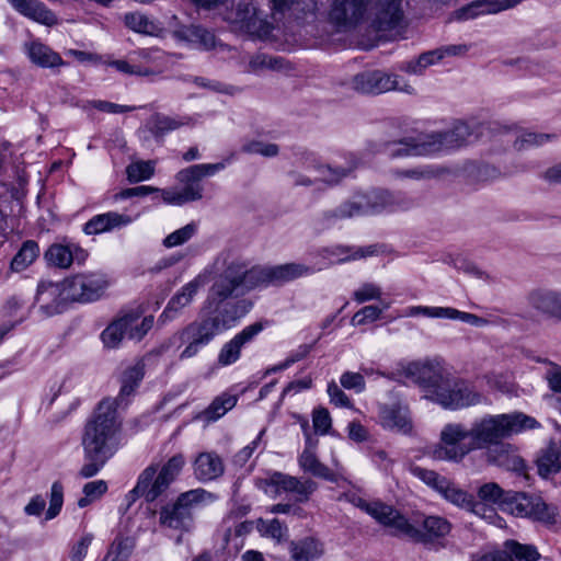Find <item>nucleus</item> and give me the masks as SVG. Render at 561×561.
<instances>
[{
    "label": "nucleus",
    "mask_w": 561,
    "mask_h": 561,
    "mask_svg": "<svg viewBox=\"0 0 561 561\" xmlns=\"http://www.w3.org/2000/svg\"><path fill=\"white\" fill-rule=\"evenodd\" d=\"M369 0H332L329 21L342 32L355 28L364 19Z\"/></svg>",
    "instance_id": "f3484780"
},
{
    "label": "nucleus",
    "mask_w": 561,
    "mask_h": 561,
    "mask_svg": "<svg viewBox=\"0 0 561 561\" xmlns=\"http://www.w3.org/2000/svg\"><path fill=\"white\" fill-rule=\"evenodd\" d=\"M23 47L28 59L37 67L55 69L66 65L58 53L38 39L26 42Z\"/></svg>",
    "instance_id": "bb28decb"
},
{
    "label": "nucleus",
    "mask_w": 561,
    "mask_h": 561,
    "mask_svg": "<svg viewBox=\"0 0 561 561\" xmlns=\"http://www.w3.org/2000/svg\"><path fill=\"white\" fill-rule=\"evenodd\" d=\"M298 462L305 472L331 482L335 481V474L318 459L311 448H305L299 456Z\"/></svg>",
    "instance_id": "4c0bfd02"
},
{
    "label": "nucleus",
    "mask_w": 561,
    "mask_h": 561,
    "mask_svg": "<svg viewBox=\"0 0 561 561\" xmlns=\"http://www.w3.org/2000/svg\"><path fill=\"white\" fill-rule=\"evenodd\" d=\"M410 472L415 478L423 481L426 485L434 489L436 492H438L442 489L443 484L445 483V481L447 479L434 470L422 468L420 466H411Z\"/></svg>",
    "instance_id": "5fc2aeb1"
},
{
    "label": "nucleus",
    "mask_w": 561,
    "mask_h": 561,
    "mask_svg": "<svg viewBox=\"0 0 561 561\" xmlns=\"http://www.w3.org/2000/svg\"><path fill=\"white\" fill-rule=\"evenodd\" d=\"M313 268L301 263H286L271 266L272 285L280 286L297 278L310 275Z\"/></svg>",
    "instance_id": "72a5a7b5"
},
{
    "label": "nucleus",
    "mask_w": 561,
    "mask_h": 561,
    "mask_svg": "<svg viewBox=\"0 0 561 561\" xmlns=\"http://www.w3.org/2000/svg\"><path fill=\"white\" fill-rule=\"evenodd\" d=\"M124 22L129 30L140 34L151 35L157 30L154 23L139 12L125 14Z\"/></svg>",
    "instance_id": "603ef678"
},
{
    "label": "nucleus",
    "mask_w": 561,
    "mask_h": 561,
    "mask_svg": "<svg viewBox=\"0 0 561 561\" xmlns=\"http://www.w3.org/2000/svg\"><path fill=\"white\" fill-rule=\"evenodd\" d=\"M197 231V226L194 222L187 224L186 226L171 232L168 234L163 240V245L165 248H174L184 244L190 239L193 238V236Z\"/></svg>",
    "instance_id": "4d7b16f0"
},
{
    "label": "nucleus",
    "mask_w": 561,
    "mask_h": 561,
    "mask_svg": "<svg viewBox=\"0 0 561 561\" xmlns=\"http://www.w3.org/2000/svg\"><path fill=\"white\" fill-rule=\"evenodd\" d=\"M536 465L538 474L542 478L558 473L561 470V443L553 439L549 440L539 450Z\"/></svg>",
    "instance_id": "7c9ffc66"
},
{
    "label": "nucleus",
    "mask_w": 561,
    "mask_h": 561,
    "mask_svg": "<svg viewBox=\"0 0 561 561\" xmlns=\"http://www.w3.org/2000/svg\"><path fill=\"white\" fill-rule=\"evenodd\" d=\"M478 496L481 504H500L507 500L504 490L495 482H488L478 490Z\"/></svg>",
    "instance_id": "864d4df0"
},
{
    "label": "nucleus",
    "mask_w": 561,
    "mask_h": 561,
    "mask_svg": "<svg viewBox=\"0 0 561 561\" xmlns=\"http://www.w3.org/2000/svg\"><path fill=\"white\" fill-rule=\"evenodd\" d=\"M264 483L266 486L274 488L276 495L282 492L293 493L297 503L308 502L318 488L311 479H299L279 471L273 472Z\"/></svg>",
    "instance_id": "a211bd4d"
},
{
    "label": "nucleus",
    "mask_w": 561,
    "mask_h": 561,
    "mask_svg": "<svg viewBox=\"0 0 561 561\" xmlns=\"http://www.w3.org/2000/svg\"><path fill=\"white\" fill-rule=\"evenodd\" d=\"M59 295L60 288L57 284L42 283L38 285L36 300L46 316L60 312L61 302L57 299Z\"/></svg>",
    "instance_id": "c9c22d12"
},
{
    "label": "nucleus",
    "mask_w": 561,
    "mask_h": 561,
    "mask_svg": "<svg viewBox=\"0 0 561 561\" xmlns=\"http://www.w3.org/2000/svg\"><path fill=\"white\" fill-rule=\"evenodd\" d=\"M313 168L318 172L321 182L333 186L347 178L355 170L356 165L354 163H350L347 167L314 163Z\"/></svg>",
    "instance_id": "ea45409f"
},
{
    "label": "nucleus",
    "mask_w": 561,
    "mask_h": 561,
    "mask_svg": "<svg viewBox=\"0 0 561 561\" xmlns=\"http://www.w3.org/2000/svg\"><path fill=\"white\" fill-rule=\"evenodd\" d=\"M225 168L224 163H202L182 169L175 175L176 181L182 185L181 190L170 187L161 191L164 203L171 205H183L203 198L204 187L201 183L205 176L214 175Z\"/></svg>",
    "instance_id": "6e6552de"
},
{
    "label": "nucleus",
    "mask_w": 561,
    "mask_h": 561,
    "mask_svg": "<svg viewBox=\"0 0 561 561\" xmlns=\"http://www.w3.org/2000/svg\"><path fill=\"white\" fill-rule=\"evenodd\" d=\"M448 170L445 168L425 165L416 169L407 170L403 174L412 179H434L439 178L447 173Z\"/></svg>",
    "instance_id": "e2e57ef3"
},
{
    "label": "nucleus",
    "mask_w": 561,
    "mask_h": 561,
    "mask_svg": "<svg viewBox=\"0 0 561 561\" xmlns=\"http://www.w3.org/2000/svg\"><path fill=\"white\" fill-rule=\"evenodd\" d=\"M262 330L263 324L261 322H255L237 333L220 348L217 358L218 364L220 366H229L236 363L241 356L242 347L252 342Z\"/></svg>",
    "instance_id": "aec40b11"
},
{
    "label": "nucleus",
    "mask_w": 561,
    "mask_h": 561,
    "mask_svg": "<svg viewBox=\"0 0 561 561\" xmlns=\"http://www.w3.org/2000/svg\"><path fill=\"white\" fill-rule=\"evenodd\" d=\"M156 162L152 160L148 161H136L127 165L126 175L130 183H138L151 179L154 174Z\"/></svg>",
    "instance_id": "09e8293b"
},
{
    "label": "nucleus",
    "mask_w": 561,
    "mask_h": 561,
    "mask_svg": "<svg viewBox=\"0 0 561 561\" xmlns=\"http://www.w3.org/2000/svg\"><path fill=\"white\" fill-rule=\"evenodd\" d=\"M108 283L101 274L76 275L64 282V299L90 302L99 299Z\"/></svg>",
    "instance_id": "4468645a"
},
{
    "label": "nucleus",
    "mask_w": 561,
    "mask_h": 561,
    "mask_svg": "<svg viewBox=\"0 0 561 561\" xmlns=\"http://www.w3.org/2000/svg\"><path fill=\"white\" fill-rule=\"evenodd\" d=\"M545 380L549 389L554 393H561V366L559 364H549L545 373Z\"/></svg>",
    "instance_id": "774afa93"
},
{
    "label": "nucleus",
    "mask_w": 561,
    "mask_h": 561,
    "mask_svg": "<svg viewBox=\"0 0 561 561\" xmlns=\"http://www.w3.org/2000/svg\"><path fill=\"white\" fill-rule=\"evenodd\" d=\"M284 69H288V66L287 61L283 57L270 56L263 53L252 56L248 68V70L252 72Z\"/></svg>",
    "instance_id": "c03bdc74"
},
{
    "label": "nucleus",
    "mask_w": 561,
    "mask_h": 561,
    "mask_svg": "<svg viewBox=\"0 0 561 561\" xmlns=\"http://www.w3.org/2000/svg\"><path fill=\"white\" fill-rule=\"evenodd\" d=\"M133 221L131 217L116 211H108L93 216L83 226L85 234H100L121 229Z\"/></svg>",
    "instance_id": "a878e982"
},
{
    "label": "nucleus",
    "mask_w": 561,
    "mask_h": 561,
    "mask_svg": "<svg viewBox=\"0 0 561 561\" xmlns=\"http://www.w3.org/2000/svg\"><path fill=\"white\" fill-rule=\"evenodd\" d=\"M358 506L383 526L391 529L396 536L409 538L415 542H430L449 534L450 523L440 516H427L422 519L421 527L412 525L392 506L382 503H367L359 500Z\"/></svg>",
    "instance_id": "20e7f679"
},
{
    "label": "nucleus",
    "mask_w": 561,
    "mask_h": 561,
    "mask_svg": "<svg viewBox=\"0 0 561 561\" xmlns=\"http://www.w3.org/2000/svg\"><path fill=\"white\" fill-rule=\"evenodd\" d=\"M214 499L210 492L201 488L183 492L173 504L161 508L160 523L169 528L188 530L193 524V511Z\"/></svg>",
    "instance_id": "1a4fd4ad"
},
{
    "label": "nucleus",
    "mask_w": 561,
    "mask_h": 561,
    "mask_svg": "<svg viewBox=\"0 0 561 561\" xmlns=\"http://www.w3.org/2000/svg\"><path fill=\"white\" fill-rule=\"evenodd\" d=\"M405 376L425 391V398L434 402L436 391L440 390L449 374L439 363H412L405 369Z\"/></svg>",
    "instance_id": "2eb2a0df"
},
{
    "label": "nucleus",
    "mask_w": 561,
    "mask_h": 561,
    "mask_svg": "<svg viewBox=\"0 0 561 561\" xmlns=\"http://www.w3.org/2000/svg\"><path fill=\"white\" fill-rule=\"evenodd\" d=\"M522 0H476L454 12L458 21H467L483 14H495L511 9Z\"/></svg>",
    "instance_id": "5701e85b"
},
{
    "label": "nucleus",
    "mask_w": 561,
    "mask_h": 561,
    "mask_svg": "<svg viewBox=\"0 0 561 561\" xmlns=\"http://www.w3.org/2000/svg\"><path fill=\"white\" fill-rule=\"evenodd\" d=\"M186 463L182 454H176L159 466L151 463L141 471L135 488L126 494L127 508L139 497L153 502L164 494L181 474Z\"/></svg>",
    "instance_id": "423d86ee"
},
{
    "label": "nucleus",
    "mask_w": 561,
    "mask_h": 561,
    "mask_svg": "<svg viewBox=\"0 0 561 561\" xmlns=\"http://www.w3.org/2000/svg\"><path fill=\"white\" fill-rule=\"evenodd\" d=\"M352 84L356 91L367 94H380L391 90L414 93V88L407 82L401 84L397 75L381 70L363 71L353 78Z\"/></svg>",
    "instance_id": "ddd939ff"
},
{
    "label": "nucleus",
    "mask_w": 561,
    "mask_h": 561,
    "mask_svg": "<svg viewBox=\"0 0 561 561\" xmlns=\"http://www.w3.org/2000/svg\"><path fill=\"white\" fill-rule=\"evenodd\" d=\"M274 8L277 11H290L298 20L314 18L318 10L317 0H272Z\"/></svg>",
    "instance_id": "f704fd0d"
},
{
    "label": "nucleus",
    "mask_w": 561,
    "mask_h": 561,
    "mask_svg": "<svg viewBox=\"0 0 561 561\" xmlns=\"http://www.w3.org/2000/svg\"><path fill=\"white\" fill-rule=\"evenodd\" d=\"M260 530L267 537L276 539L277 541L283 540L288 533L287 526L279 519L273 518L271 520H261Z\"/></svg>",
    "instance_id": "052dcab7"
},
{
    "label": "nucleus",
    "mask_w": 561,
    "mask_h": 561,
    "mask_svg": "<svg viewBox=\"0 0 561 561\" xmlns=\"http://www.w3.org/2000/svg\"><path fill=\"white\" fill-rule=\"evenodd\" d=\"M87 256V251L73 243H53L44 253L47 263L58 268H68L73 261L83 263Z\"/></svg>",
    "instance_id": "4be33fe9"
},
{
    "label": "nucleus",
    "mask_w": 561,
    "mask_h": 561,
    "mask_svg": "<svg viewBox=\"0 0 561 561\" xmlns=\"http://www.w3.org/2000/svg\"><path fill=\"white\" fill-rule=\"evenodd\" d=\"M527 301L538 313L561 321V293L550 289H535L528 294Z\"/></svg>",
    "instance_id": "b1692460"
},
{
    "label": "nucleus",
    "mask_w": 561,
    "mask_h": 561,
    "mask_svg": "<svg viewBox=\"0 0 561 561\" xmlns=\"http://www.w3.org/2000/svg\"><path fill=\"white\" fill-rule=\"evenodd\" d=\"M237 397L228 393H222L216 397L213 402L198 415L197 419L206 422H215L224 416L237 404Z\"/></svg>",
    "instance_id": "58836bf2"
},
{
    "label": "nucleus",
    "mask_w": 561,
    "mask_h": 561,
    "mask_svg": "<svg viewBox=\"0 0 561 561\" xmlns=\"http://www.w3.org/2000/svg\"><path fill=\"white\" fill-rule=\"evenodd\" d=\"M483 396L468 380L453 378L446 379L442 389L436 391L434 402L449 410H459L480 404Z\"/></svg>",
    "instance_id": "9b49d317"
},
{
    "label": "nucleus",
    "mask_w": 561,
    "mask_h": 561,
    "mask_svg": "<svg viewBox=\"0 0 561 561\" xmlns=\"http://www.w3.org/2000/svg\"><path fill=\"white\" fill-rule=\"evenodd\" d=\"M402 0H377L370 26L377 32L393 31L402 26Z\"/></svg>",
    "instance_id": "6ab92c4d"
},
{
    "label": "nucleus",
    "mask_w": 561,
    "mask_h": 561,
    "mask_svg": "<svg viewBox=\"0 0 561 561\" xmlns=\"http://www.w3.org/2000/svg\"><path fill=\"white\" fill-rule=\"evenodd\" d=\"M539 423L520 412L485 415L467 428L460 423H449L440 432V443L430 451L435 460L460 462L470 451L495 448L505 445L504 439L525 430H533Z\"/></svg>",
    "instance_id": "f257e3e1"
},
{
    "label": "nucleus",
    "mask_w": 561,
    "mask_h": 561,
    "mask_svg": "<svg viewBox=\"0 0 561 561\" xmlns=\"http://www.w3.org/2000/svg\"><path fill=\"white\" fill-rule=\"evenodd\" d=\"M508 504L512 514L516 516L529 517L547 525H553L557 522V508L548 505L538 496L516 493Z\"/></svg>",
    "instance_id": "dca6fc26"
},
{
    "label": "nucleus",
    "mask_w": 561,
    "mask_h": 561,
    "mask_svg": "<svg viewBox=\"0 0 561 561\" xmlns=\"http://www.w3.org/2000/svg\"><path fill=\"white\" fill-rule=\"evenodd\" d=\"M145 370L144 365L138 363L131 367H128L122 377V387L118 397L115 399L117 400V403L119 404L125 397L130 396L140 380L144 378Z\"/></svg>",
    "instance_id": "a19ab883"
},
{
    "label": "nucleus",
    "mask_w": 561,
    "mask_h": 561,
    "mask_svg": "<svg viewBox=\"0 0 561 561\" xmlns=\"http://www.w3.org/2000/svg\"><path fill=\"white\" fill-rule=\"evenodd\" d=\"M381 309L377 306H366L353 316L352 323L354 325H362L376 321L381 316Z\"/></svg>",
    "instance_id": "0e129e2a"
},
{
    "label": "nucleus",
    "mask_w": 561,
    "mask_h": 561,
    "mask_svg": "<svg viewBox=\"0 0 561 561\" xmlns=\"http://www.w3.org/2000/svg\"><path fill=\"white\" fill-rule=\"evenodd\" d=\"M250 307L251 304L247 300L225 301L221 297L215 296L214 290L209 288L198 319L173 335L185 345L179 358L185 360L198 355L202 348L210 344L217 335L233 328Z\"/></svg>",
    "instance_id": "f03ea898"
},
{
    "label": "nucleus",
    "mask_w": 561,
    "mask_h": 561,
    "mask_svg": "<svg viewBox=\"0 0 561 561\" xmlns=\"http://www.w3.org/2000/svg\"><path fill=\"white\" fill-rule=\"evenodd\" d=\"M381 294V288L378 285L373 283H365L354 291L353 298L358 304H363L368 300L379 299Z\"/></svg>",
    "instance_id": "680f3d73"
},
{
    "label": "nucleus",
    "mask_w": 561,
    "mask_h": 561,
    "mask_svg": "<svg viewBox=\"0 0 561 561\" xmlns=\"http://www.w3.org/2000/svg\"><path fill=\"white\" fill-rule=\"evenodd\" d=\"M225 19L234 31L260 38L267 37L273 30V25L262 16V12L252 2H239L227 12Z\"/></svg>",
    "instance_id": "f8f14e48"
},
{
    "label": "nucleus",
    "mask_w": 561,
    "mask_h": 561,
    "mask_svg": "<svg viewBox=\"0 0 561 561\" xmlns=\"http://www.w3.org/2000/svg\"><path fill=\"white\" fill-rule=\"evenodd\" d=\"M446 150L440 133L421 134L398 141H380L377 151H385L391 158L408 156H427Z\"/></svg>",
    "instance_id": "9d476101"
},
{
    "label": "nucleus",
    "mask_w": 561,
    "mask_h": 561,
    "mask_svg": "<svg viewBox=\"0 0 561 561\" xmlns=\"http://www.w3.org/2000/svg\"><path fill=\"white\" fill-rule=\"evenodd\" d=\"M486 458L499 467L526 477V463L511 444L497 445L495 448H491L486 451Z\"/></svg>",
    "instance_id": "cd10ccee"
},
{
    "label": "nucleus",
    "mask_w": 561,
    "mask_h": 561,
    "mask_svg": "<svg viewBox=\"0 0 561 561\" xmlns=\"http://www.w3.org/2000/svg\"><path fill=\"white\" fill-rule=\"evenodd\" d=\"M39 247L37 242L33 240L25 241L19 252L13 256L11 261V270L14 272L24 271L30 266L38 256Z\"/></svg>",
    "instance_id": "79ce46f5"
},
{
    "label": "nucleus",
    "mask_w": 561,
    "mask_h": 561,
    "mask_svg": "<svg viewBox=\"0 0 561 561\" xmlns=\"http://www.w3.org/2000/svg\"><path fill=\"white\" fill-rule=\"evenodd\" d=\"M130 318L121 317L118 320L112 322L103 332L102 341L107 347H116L124 336H127V329L130 323Z\"/></svg>",
    "instance_id": "a18cd8bd"
},
{
    "label": "nucleus",
    "mask_w": 561,
    "mask_h": 561,
    "mask_svg": "<svg viewBox=\"0 0 561 561\" xmlns=\"http://www.w3.org/2000/svg\"><path fill=\"white\" fill-rule=\"evenodd\" d=\"M379 415L383 427L404 434L412 430V422L407 407L400 404L382 405Z\"/></svg>",
    "instance_id": "2f4dec72"
},
{
    "label": "nucleus",
    "mask_w": 561,
    "mask_h": 561,
    "mask_svg": "<svg viewBox=\"0 0 561 561\" xmlns=\"http://www.w3.org/2000/svg\"><path fill=\"white\" fill-rule=\"evenodd\" d=\"M444 139L446 150L458 148L465 145L470 137V127L462 122L455 124V126L446 131H440Z\"/></svg>",
    "instance_id": "de8ad7c7"
},
{
    "label": "nucleus",
    "mask_w": 561,
    "mask_h": 561,
    "mask_svg": "<svg viewBox=\"0 0 561 561\" xmlns=\"http://www.w3.org/2000/svg\"><path fill=\"white\" fill-rule=\"evenodd\" d=\"M241 151L249 154H261L265 158H272L279 153V147L272 142L249 140L242 145Z\"/></svg>",
    "instance_id": "6e6d98bb"
},
{
    "label": "nucleus",
    "mask_w": 561,
    "mask_h": 561,
    "mask_svg": "<svg viewBox=\"0 0 561 561\" xmlns=\"http://www.w3.org/2000/svg\"><path fill=\"white\" fill-rule=\"evenodd\" d=\"M134 547V539L129 537L117 536L112 542L106 557L113 561H128L133 553Z\"/></svg>",
    "instance_id": "8fccbe9b"
},
{
    "label": "nucleus",
    "mask_w": 561,
    "mask_h": 561,
    "mask_svg": "<svg viewBox=\"0 0 561 561\" xmlns=\"http://www.w3.org/2000/svg\"><path fill=\"white\" fill-rule=\"evenodd\" d=\"M343 388L362 392L365 389L364 376L359 373L345 371L340 378Z\"/></svg>",
    "instance_id": "338daca9"
},
{
    "label": "nucleus",
    "mask_w": 561,
    "mask_h": 561,
    "mask_svg": "<svg viewBox=\"0 0 561 561\" xmlns=\"http://www.w3.org/2000/svg\"><path fill=\"white\" fill-rule=\"evenodd\" d=\"M21 15L38 24L51 27L59 23L58 16L39 0H7Z\"/></svg>",
    "instance_id": "412c9836"
},
{
    "label": "nucleus",
    "mask_w": 561,
    "mask_h": 561,
    "mask_svg": "<svg viewBox=\"0 0 561 561\" xmlns=\"http://www.w3.org/2000/svg\"><path fill=\"white\" fill-rule=\"evenodd\" d=\"M397 205H401V201L388 191L356 192L334 209L323 211L320 219L325 225H332L340 220L378 214Z\"/></svg>",
    "instance_id": "0eeeda50"
},
{
    "label": "nucleus",
    "mask_w": 561,
    "mask_h": 561,
    "mask_svg": "<svg viewBox=\"0 0 561 561\" xmlns=\"http://www.w3.org/2000/svg\"><path fill=\"white\" fill-rule=\"evenodd\" d=\"M556 136L552 134H537V133H525L520 135L514 141V147L516 150H525L533 147H538L543 145L547 141H550Z\"/></svg>",
    "instance_id": "13d9d810"
},
{
    "label": "nucleus",
    "mask_w": 561,
    "mask_h": 561,
    "mask_svg": "<svg viewBox=\"0 0 561 561\" xmlns=\"http://www.w3.org/2000/svg\"><path fill=\"white\" fill-rule=\"evenodd\" d=\"M141 311H135L124 314L125 318H130V323L127 329V337L130 340L140 341L152 328L153 316L145 317L140 322Z\"/></svg>",
    "instance_id": "49530a36"
},
{
    "label": "nucleus",
    "mask_w": 561,
    "mask_h": 561,
    "mask_svg": "<svg viewBox=\"0 0 561 561\" xmlns=\"http://www.w3.org/2000/svg\"><path fill=\"white\" fill-rule=\"evenodd\" d=\"M225 270L215 278L210 288L214 295L225 301L232 297L239 289L251 290L256 287L272 285L271 266L253 265L240 256L231 253L221 255Z\"/></svg>",
    "instance_id": "39448f33"
},
{
    "label": "nucleus",
    "mask_w": 561,
    "mask_h": 561,
    "mask_svg": "<svg viewBox=\"0 0 561 561\" xmlns=\"http://www.w3.org/2000/svg\"><path fill=\"white\" fill-rule=\"evenodd\" d=\"M290 561H313L323 554V543L314 537H305L289 543Z\"/></svg>",
    "instance_id": "473e14b6"
},
{
    "label": "nucleus",
    "mask_w": 561,
    "mask_h": 561,
    "mask_svg": "<svg viewBox=\"0 0 561 561\" xmlns=\"http://www.w3.org/2000/svg\"><path fill=\"white\" fill-rule=\"evenodd\" d=\"M64 503V486L60 482L56 481L51 485L49 507L46 512V519L55 518Z\"/></svg>",
    "instance_id": "bf43d9fd"
},
{
    "label": "nucleus",
    "mask_w": 561,
    "mask_h": 561,
    "mask_svg": "<svg viewBox=\"0 0 561 561\" xmlns=\"http://www.w3.org/2000/svg\"><path fill=\"white\" fill-rule=\"evenodd\" d=\"M188 117H171L162 114H156L150 121V131L154 136H162L169 131L175 130L190 123Z\"/></svg>",
    "instance_id": "37998d69"
},
{
    "label": "nucleus",
    "mask_w": 561,
    "mask_h": 561,
    "mask_svg": "<svg viewBox=\"0 0 561 561\" xmlns=\"http://www.w3.org/2000/svg\"><path fill=\"white\" fill-rule=\"evenodd\" d=\"M504 551H506L513 560L515 558L519 561H538L540 558L535 546L522 545L515 540H507Z\"/></svg>",
    "instance_id": "3c124183"
},
{
    "label": "nucleus",
    "mask_w": 561,
    "mask_h": 561,
    "mask_svg": "<svg viewBox=\"0 0 561 561\" xmlns=\"http://www.w3.org/2000/svg\"><path fill=\"white\" fill-rule=\"evenodd\" d=\"M438 493L449 503L476 513L481 514L482 512L486 511V507H484L481 502H477L474 500V496L472 494H469L467 491L460 489L457 486L454 482L446 479L445 483L443 484L442 489L438 491Z\"/></svg>",
    "instance_id": "c85d7f7f"
},
{
    "label": "nucleus",
    "mask_w": 561,
    "mask_h": 561,
    "mask_svg": "<svg viewBox=\"0 0 561 561\" xmlns=\"http://www.w3.org/2000/svg\"><path fill=\"white\" fill-rule=\"evenodd\" d=\"M117 408V400L106 398L99 403L87 422L81 438L84 463L78 472L79 477H94L116 453V435L121 428Z\"/></svg>",
    "instance_id": "7ed1b4c3"
},
{
    "label": "nucleus",
    "mask_w": 561,
    "mask_h": 561,
    "mask_svg": "<svg viewBox=\"0 0 561 561\" xmlns=\"http://www.w3.org/2000/svg\"><path fill=\"white\" fill-rule=\"evenodd\" d=\"M205 285V277L202 275L196 276L190 283L184 285L179 293H176L168 302L165 309L160 316V320L165 321L172 319V312H178L182 308L188 306L198 290Z\"/></svg>",
    "instance_id": "c756f323"
},
{
    "label": "nucleus",
    "mask_w": 561,
    "mask_h": 561,
    "mask_svg": "<svg viewBox=\"0 0 561 561\" xmlns=\"http://www.w3.org/2000/svg\"><path fill=\"white\" fill-rule=\"evenodd\" d=\"M175 36L180 39L199 45L205 49H210L215 46V35L207 28L199 25L182 26L175 31Z\"/></svg>",
    "instance_id": "e433bc0d"
},
{
    "label": "nucleus",
    "mask_w": 561,
    "mask_h": 561,
    "mask_svg": "<svg viewBox=\"0 0 561 561\" xmlns=\"http://www.w3.org/2000/svg\"><path fill=\"white\" fill-rule=\"evenodd\" d=\"M312 422L316 432L327 434L331 428L332 420L325 408H318L312 413Z\"/></svg>",
    "instance_id": "69168bd1"
},
{
    "label": "nucleus",
    "mask_w": 561,
    "mask_h": 561,
    "mask_svg": "<svg viewBox=\"0 0 561 561\" xmlns=\"http://www.w3.org/2000/svg\"><path fill=\"white\" fill-rule=\"evenodd\" d=\"M195 478L201 482L218 479L225 472V465L220 456L214 451H204L197 455L193 462Z\"/></svg>",
    "instance_id": "393cba45"
}]
</instances>
